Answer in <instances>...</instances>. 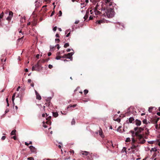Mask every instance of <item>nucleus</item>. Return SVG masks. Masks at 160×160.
<instances>
[{
	"label": "nucleus",
	"mask_w": 160,
	"mask_h": 160,
	"mask_svg": "<svg viewBox=\"0 0 160 160\" xmlns=\"http://www.w3.org/2000/svg\"><path fill=\"white\" fill-rule=\"evenodd\" d=\"M77 104H74L73 105H69L67 107V109L70 108H74L77 106Z\"/></svg>",
	"instance_id": "nucleus-20"
},
{
	"label": "nucleus",
	"mask_w": 160,
	"mask_h": 160,
	"mask_svg": "<svg viewBox=\"0 0 160 160\" xmlns=\"http://www.w3.org/2000/svg\"><path fill=\"white\" fill-rule=\"evenodd\" d=\"M70 32H69V33H68L66 35V37H69L70 35Z\"/></svg>",
	"instance_id": "nucleus-51"
},
{
	"label": "nucleus",
	"mask_w": 160,
	"mask_h": 160,
	"mask_svg": "<svg viewBox=\"0 0 160 160\" xmlns=\"http://www.w3.org/2000/svg\"><path fill=\"white\" fill-rule=\"evenodd\" d=\"M97 22L98 24H100L102 23H103L105 22H107V21L104 19H101L100 20H97Z\"/></svg>",
	"instance_id": "nucleus-5"
},
{
	"label": "nucleus",
	"mask_w": 160,
	"mask_h": 160,
	"mask_svg": "<svg viewBox=\"0 0 160 160\" xmlns=\"http://www.w3.org/2000/svg\"><path fill=\"white\" fill-rule=\"evenodd\" d=\"M12 138H13L15 140H17V138L16 136H14L12 137Z\"/></svg>",
	"instance_id": "nucleus-41"
},
{
	"label": "nucleus",
	"mask_w": 160,
	"mask_h": 160,
	"mask_svg": "<svg viewBox=\"0 0 160 160\" xmlns=\"http://www.w3.org/2000/svg\"><path fill=\"white\" fill-rule=\"evenodd\" d=\"M93 11L94 12V14H95V18H99L98 17V16H97V15H99L100 14L101 12L97 10V8H93Z\"/></svg>",
	"instance_id": "nucleus-4"
},
{
	"label": "nucleus",
	"mask_w": 160,
	"mask_h": 160,
	"mask_svg": "<svg viewBox=\"0 0 160 160\" xmlns=\"http://www.w3.org/2000/svg\"><path fill=\"white\" fill-rule=\"evenodd\" d=\"M56 36L58 38H59V34L58 33L56 34Z\"/></svg>",
	"instance_id": "nucleus-56"
},
{
	"label": "nucleus",
	"mask_w": 160,
	"mask_h": 160,
	"mask_svg": "<svg viewBox=\"0 0 160 160\" xmlns=\"http://www.w3.org/2000/svg\"><path fill=\"white\" fill-rule=\"evenodd\" d=\"M48 67L50 69H51L52 68L53 66L52 65L50 64L48 66Z\"/></svg>",
	"instance_id": "nucleus-42"
},
{
	"label": "nucleus",
	"mask_w": 160,
	"mask_h": 160,
	"mask_svg": "<svg viewBox=\"0 0 160 160\" xmlns=\"http://www.w3.org/2000/svg\"><path fill=\"white\" fill-rule=\"evenodd\" d=\"M79 22V21H75V23L77 24H78Z\"/></svg>",
	"instance_id": "nucleus-54"
},
{
	"label": "nucleus",
	"mask_w": 160,
	"mask_h": 160,
	"mask_svg": "<svg viewBox=\"0 0 160 160\" xmlns=\"http://www.w3.org/2000/svg\"><path fill=\"white\" fill-rule=\"evenodd\" d=\"M56 46H57V48H58V49H59L60 48V47L59 45V44H57V45H56Z\"/></svg>",
	"instance_id": "nucleus-48"
},
{
	"label": "nucleus",
	"mask_w": 160,
	"mask_h": 160,
	"mask_svg": "<svg viewBox=\"0 0 160 160\" xmlns=\"http://www.w3.org/2000/svg\"><path fill=\"white\" fill-rule=\"evenodd\" d=\"M106 13L108 17H112L114 15V10L112 8L107 9L106 11Z\"/></svg>",
	"instance_id": "nucleus-2"
},
{
	"label": "nucleus",
	"mask_w": 160,
	"mask_h": 160,
	"mask_svg": "<svg viewBox=\"0 0 160 160\" xmlns=\"http://www.w3.org/2000/svg\"><path fill=\"white\" fill-rule=\"evenodd\" d=\"M62 13L61 11H59L58 13V16H61L62 15Z\"/></svg>",
	"instance_id": "nucleus-34"
},
{
	"label": "nucleus",
	"mask_w": 160,
	"mask_h": 160,
	"mask_svg": "<svg viewBox=\"0 0 160 160\" xmlns=\"http://www.w3.org/2000/svg\"><path fill=\"white\" fill-rule=\"evenodd\" d=\"M88 91L87 89H85L84 91V93L85 95H86L87 93H88Z\"/></svg>",
	"instance_id": "nucleus-28"
},
{
	"label": "nucleus",
	"mask_w": 160,
	"mask_h": 160,
	"mask_svg": "<svg viewBox=\"0 0 160 160\" xmlns=\"http://www.w3.org/2000/svg\"><path fill=\"white\" fill-rule=\"evenodd\" d=\"M158 127H159V126H158V124H156L155 128L156 129H159Z\"/></svg>",
	"instance_id": "nucleus-44"
},
{
	"label": "nucleus",
	"mask_w": 160,
	"mask_h": 160,
	"mask_svg": "<svg viewBox=\"0 0 160 160\" xmlns=\"http://www.w3.org/2000/svg\"><path fill=\"white\" fill-rule=\"evenodd\" d=\"M132 138H133L135 137V136H136V135H135V132L134 133V134H132Z\"/></svg>",
	"instance_id": "nucleus-45"
},
{
	"label": "nucleus",
	"mask_w": 160,
	"mask_h": 160,
	"mask_svg": "<svg viewBox=\"0 0 160 160\" xmlns=\"http://www.w3.org/2000/svg\"><path fill=\"white\" fill-rule=\"evenodd\" d=\"M13 13L11 11H9V16L7 18V20L8 21H10L13 16Z\"/></svg>",
	"instance_id": "nucleus-6"
},
{
	"label": "nucleus",
	"mask_w": 160,
	"mask_h": 160,
	"mask_svg": "<svg viewBox=\"0 0 160 160\" xmlns=\"http://www.w3.org/2000/svg\"><path fill=\"white\" fill-rule=\"evenodd\" d=\"M20 88V86H19L18 87L17 89V91H19V89Z\"/></svg>",
	"instance_id": "nucleus-61"
},
{
	"label": "nucleus",
	"mask_w": 160,
	"mask_h": 160,
	"mask_svg": "<svg viewBox=\"0 0 160 160\" xmlns=\"http://www.w3.org/2000/svg\"><path fill=\"white\" fill-rule=\"evenodd\" d=\"M130 132L132 133V134H134V133H135L134 131H132V130H131L130 131Z\"/></svg>",
	"instance_id": "nucleus-49"
},
{
	"label": "nucleus",
	"mask_w": 160,
	"mask_h": 160,
	"mask_svg": "<svg viewBox=\"0 0 160 160\" xmlns=\"http://www.w3.org/2000/svg\"><path fill=\"white\" fill-rule=\"evenodd\" d=\"M4 14L3 12L0 14V19L2 18Z\"/></svg>",
	"instance_id": "nucleus-31"
},
{
	"label": "nucleus",
	"mask_w": 160,
	"mask_h": 160,
	"mask_svg": "<svg viewBox=\"0 0 160 160\" xmlns=\"http://www.w3.org/2000/svg\"><path fill=\"white\" fill-rule=\"evenodd\" d=\"M132 142L131 144H135V142L136 141V140H135L134 139V138H132Z\"/></svg>",
	"instance_id": "nucleus-22"
},
{
	"label": "nucleus",
	"mask_w": 160,
	"mask_h": 160,
	"mask_svg": "<svg viewBox=\"0 0 160 160\" xmlns=\"http://www.w3.org/2000/svg\"><path fill=\"white\" fill-rule=\"evenodd\" d=\"M152 107H150L149 108L148 111L150 112H152Z\"/></svg>",
	"instance_id": "nucleus-33"
},
{
	"label": "nucleus",
	"mask_w": 160,
	"mask_h": 160,
	"mask_svg": "<svg viewBox=\"0 0 160 160\" xmlns=\"http://www.w3.org/2000/svg\"><path fill=\"white\" fill-rule=\"evenodd\" d=\"M16 132V130H12L11 133V135H15Z\"/></svg>",
	"instance_id": "nucleus-23"
},
{
	"label": "nucleus",
	"mask_w": 160,
	"mask_h": 160,
	"mask_svg": "<svg viewBox=\"0 0 160 160\" xmlns=\"http://www.w3.org/2000/svg\"><path fill=\"white\" fill-rule=\"evenodd\" d=\"M37 21H36L35 20V19H34V20H33V21H32V22H31V23H32V25L33 26H35L36 24H37Z\"/></svg>",
	"instance_id": "nucleus-17"
},
{
	"label": "nucleus",
	"mask_w": 160,
	"mask_h": 160,
	"mask_svg": "<svg viewBox=\"0 0 160 160\" xmlns=\"http://www.w3.org/2000/svg\"><path fill=\"white\" fill-rule=\"evenodd\" d=\"M51 98H48L46 100V102H50Z\"/></svg>",
	"instance_id": "nucleus-36"
},
{
	"label": "nucleus",
	"mask_w": 160,
	"mask_h": 160,
	"mask_svg": "<svg viewBox=\"0 0 160 160\" xmlns=\"http://www.w3.org/2000/svg\"><path fill=\"white\" fill-rule=\"evenodd\" d=\"M55 41H58V43L59 41H60V40L59 39H55Z\"/></svg>",
	"instance_id": "nucleus-52"
},
{
	"label": "nucleus",
	"mask_w": 160,
	"mask_h": 160,
	"mask_svg": "<svg viewBox=\"0 0 160 160\" xmlns=\"http://www.w3.org/2000/svg\"><path fill=\"white\" fill-rule=\"evenodd\" d=\"M28 160H34L33 158L32 157H29L28 158Z\"/></svg>",
	"instance_id": "nucleus-35"
},
{
	"label": "nucleus",
	"mask_w": 160,
	"mask_h": 160,
	"mask_svg": "<svg viewBox=\"0 0 160 160\" xmlns=\"http://www.w3.org/2000/svg\"><path fill=\"white\" fill-rule=\"evenodd\" d=\"M25 145H26L27 146H28L29 145V143H27V142H25Z\"/></svg>",
	"instance_id": "nucleus-60"
},
{
	"label": "nucleus",
	"mask_w": 160,
	"mask_h": 160,
	"mask_svg": "<svg viewBox=\"0 0 160 160\" xmlns=\"http://www.w3.org/2000/svg\"><path fill=\"white\" fill-rule=\"evenodd\" d=\"M52 54V53L51 52H49L48 53V56H50Z\"/></svg>",
	"instance_id": "nucleus-50"
},
{
	"label": "nucleus",
	"mask_w": 160,
	"mask_h": 160,
	"mask_svg": "<svg viewBox=\"0 0 160 160\" xmlns=\"http://www.w3.org/2000/svg\"><path fill=\"white\" fill-rule=\"evenodd\" d=\"M52 113L53 116L55 118H56L58 116V114L57 112H53Z\"/></svg>",
	"instance_id": "nucleus-18"
},
{
	"label": "nucleus",
	"mask_w": 160,
	"mask_h": 160,
	"mask_svg": "<svg viewBox=\"0 0 160 160\" xmlns=\"http://www.w3.org/2000/svg\"><path fill=\"white\" fill-rule=\"evenodd\" d=\"M54 13H55L54 11H52V13H51V15H50V16L51 17L54 14Z\"/></svg>",
	"instance_id": "nucleus-43"
},
{
	"label": "nucleus",
	"mask_w": 160,
	"mask_h": 160,
	"mask_svg": "<svg viewBox=\"0 0 160 160\" xmlns=\"http://www.w3.org/2000/svg\"><path fill=\"white\" fill-rule=\"evenodd\" d=\"M6 138V137L5 136H3L2 137L1 139L2 140H3L5 139Z\"/></svg>",
	"instance_id": "nucleus-37"
},
{
	"label": "nucleus",
	"mask_w": 160,
	"mask_h": 160,
	"mask_svg": "<svg viewBox=\"0 0 160 160\" xmlns=\"http://www.w3.org/2000/svg\"><path fill=\"white\" fill-rule=\"evenodd\" d=\"M70 51H71V49L70 48L68 49L67 50V52H70Z\"/></svg>",
	"instance_id": "nucleus-57"
},
{
	"label": "nucleus",
	"mask_w": 160,
	"mask_h": 160,
	"mask_svg": "<svg viewBox=\"0 0 160 160\" xmlns=\"http://www.w3.org/2000/svg\"><path fill=\"white\" fill-rule=\"evenodd\" d=\"M142 122L144 124H145L146 125H147L148 123H150L149 122H147V120L146 119H144L143 121H142Z\"/></svg>",
	"instance_id": "nucleus-21"
},
{
	"label": "nucleus",
	"mask_w": 160,
	"mask_h": 160,
	"mask_svg": "<svg viewBox=\"0 0 160 160\" xmlns=\"http://www.w3.org/2000/svg\"><path fill=\"white\" fill-rule=\"evenodd\" d=\"M29 148L32 152H36V149L32 146H30Z\"/></svg>",
	"instance_id": "nucleus-8"
},
{
	"label": "nucleus",
	"mask_w": 160,
	"mask_h": 160,
	"mask_svg": "<svg viewBox=\"0 0 160 160\" xmlns=\"http://www.w3.org/2000/svg\"><path fill=\"white\" fill-rule=\"evenodd\" d=\"M60 54H61L60 52H58L57 53V55H60Z\"/></svg>",
	"instance_id": "nucleus-64"
},
{
	"label": "nucleus",
	"mask_w": 160,
	"mask_h": 160,
	"mask_svg": "<svg viewBox=\"0 0 160 160\" xmlns=\"http://www.w3.org/2000/svg\"><path fill=\"white\" fill-rule=\"evenodd\" d=\"M131 141L130 138H127L125 141L126 142H129Z\"/></svg>",
	"instance_id": "nucleus-27"
},
{
	"label": "nucleus",
	"mask_w": 160,
	"mask_h": 160,
	"mask_svg": "<svg viewBox=\"0 0 160 160\" xmlns=\"http://www.w3.org/2000/svg\"><path fill=\"white\" fill-rule=\"evenodd\" d=\"M39 54H37L36 55V57L38 58H39Z\"/></svg>",
	"instance_id": "nucleus-59"
},
{
	"label": "nucleus",
	"mask_w": 160,
	"mask_h": 160,
	"mask_svg": "<svg viewBox=\"0 0 160 160\" xmlns=\"http://www.w3.org/2000/svg\"><path fill=\"white\" fill-rule=\"evenodd\" d=\"M134 130L136 132L135 135L137 137L138 143L141 144L144 143L145 142V140L143 138V136L142 134H139L142 131L144 130L143 128L140 127H136L134 128Z\"/></svg>",
	"instance_id": "nucleus-1"
},
{
	"label": "nucleus",
	"mask_w": 160,
	"mask_h": 160,
	"mask_svg": "<svg viewBox=\"0 0 160 160\" xmlns=\"http://www.w3.org/2000/svg\"><path fill=\"white\" fill-rule=\"evenodd\" d=\"M15 95H16V93H14L13 94V95H12V97H15Z\"/></svg>",
	"instance_id": "nucleus-62"
},
{
	"label": "nucleus",
	"mask_w": 160,
	"mask_h": 160,
	"mask_svg": "<svg viewBox=\"0 0 160 160\" xmlns=\"http://www.w3.org/2000/svg\"><path fill=\"white\" fill-rule=\"evenodd\" d=\"M111 0H105V2L106 4H107Z\"/></svg>",
	"instance_id": "nucleus-38"
},
{
	"label": "nucleus",
	"mask_w": 160,
	"mask_h": 160,
	"mask_svg": "<svg viewBox=\"0 0 160 160\" xmlns=\"http://www.w3.org/2000/svg\"><path fill=\"white\" fill-rule=\"evenodd\" d=\"M145 134L147 135H148L149 134V132L148 129H147V131L145 132Z\"/></svg>",
	"instance_id": "nucleus-32"
},
{
	"label": "nucleus",
	"mask_w": 160,
	"mask_h": 160,
	"mask_svg": "<svg viewBox=\"0 0 160 160\" xmlns=\"http://www.w3.org/2000/svg\"><path fill=\"white\" fill-rule=\"evenodd\" d=\"M15 99V97H12V102H13L14 101V100Z\"/></svg>",
	"instance_id": "nucleus-55"
},
{
	"label": "nucleus",
	"mask_w": 160,
	"mask_h": 160,
	"mask_svg": "<svg viewBox=\"0 0 160 160\" xmlns=\"http://www.w3.org/2000/svg\"><path fill=\"white\" fill-rule=\"evenodd\" d=\"M160 118H154L153 119L152 123L154 124L157 123L158 122Z\"/></svg>",
	"instance_id": "nucleus-11"
},
{
	"label": "nucleus",
	"mask_w": 160,
	"mask_h": 160,
	"mask_svg": "<svg viewBox=\"0 0 160 160\" xmlns=\"http://www.w3.org/2000/svg\"><path fill=\"white\" fill-rule=\"evenodd\" d=\"M57 29V27L56 26H55L53 28V31H55Z\"/></svg>",
	"instance_id": "nucleus-40"
},
{
	"label": "nucleus",
	"mask_w": 160,
	"mask_h": 160,
	"mask_svg": "<svg viewBox=\"0 0 160 160\" xmlns=\"http://www.w3.org/2000/svg\"><path fill=\"white\" fill-rule=\"evenodd\" d=\"M136 124L137 126H140L141 124V121L140 120L136 119L135 121Z\"/></svg>",
	"instance_id": "nucleus-14"
},
{
	"label": "nucleus",
	"mask_w": 160,
	"mask_h": 160,
	"mask_svg": "<svg viewBox=\"0 0 160 160\" xmlns=\"http://www.w3.org/2000/svg\"><path fill=\"white\" fill-rule=\"evenodd\" d=\"M51 118V116H49L46 119L47 120V121L46 122V123L48 124H51V122L50 121Z\"/></svg>",
	"instance_id": "nucleus-12"
},
{
	"label": "nucleus",
	"mask_w": 160,
	"mask_h": 160,
	"mask_svg": "<svg viewBox=\"0 0 160 160\" xmlns=\"http://www.w3.org/2000/svg\"><path fill=\"white\" fill-rule=\"evenodd\" d=\"M88 152L87 151H84L83 153H82V155H85V156L88 155Z\"/></svg>",
	"instance_id": "nucleus-24"
},
{
	"label": "nucleus",
	"mask_w": 160,
	"mask_h": 160,
	"mask_svg": "<svg viewBox=\"0 0 160 160\" xmlns=\"http://www.w3.org/2000/svg\"><path fill=\"white\" fill-rule=\"evenodd\" d=\"M138 146V145H135V144H132V146L131 147V149H136Z\"/></svg>",
	"instance_id": "nucleus-16"
},
{
	"label": "nucleus",
	"mask_w": 160,
	"mask_h": 160,
	"mask_svg": "<svg viewBox=\"0 0 160 160\" xmlns=\"http://www.w3.org/2000/svg\"><path fill=\"white\" fill-rule=\"evenodd\" d=\"M67 54H65L62 57V58H67Z\"/></svg>",
	"instance_id": "nucleus-39"
},
{
	"label": "nucleus",
	"mask_w": 160,
	"mask_h": 160,
	"mask_svg": "<svg viewBox=\"0 0 160 160\" xmlns=\"http://www.w3.org/2000/svg\"><path fill=\"white\" fill-rule=\"evenodd\" d=\"M62 57L59 56V55H57L56 58V59L57 60H59Z\"/></svg>",
	"instance_id": "nucleus-29"
},
{
	"label": "nucleus",
	"mask_w": 160,
	"mask_h": 160,
	"mask_svg": "<svg viewBox=\"0 0 160 160\" xmlns=\"http://www.w3.org/2000/svg\"><path fill=\"white\" fill-rule=\"evenodd\" d=\"M25 71L26 72H27L28 71V69L27 68H26L25 69Z\"/></svg>",
	"instance_id": "nucleus-63"
},
{
	"label": "nucleus",
	"mask_w": 160,
	"mask_h": 160,
	"mask_svg": "<svg viewBox=\"0 0 160 160\" xmlns=\"http://www.w3.org/2000/svg\"><path fill=\"white\" fill-rule=\"evenodd\" d=\"M75 123V121L74 119H73L71 122V124L72 125H74Z\"/></svg>",
	"instance_id": "nucleus-25"
},
{
	"label": "nucleus",
	"mask_w": 160,
	"mask_h": 160,
	"mask_svg": "<svg viewBox=\"0 0 160 160\" xmlns=\"http://www.w3.org/2000/svg\"><path fill=\"white\" fill-rule=\"evenodd\" d=\"M134 120L133 117H131L129 119V122L130 123H133V121H134Z\"/></svg>",
	"instance_id": "nucleus-19"
},
{
	"label": "nucleus",
	"mask_w": 160,
	"mask_h": 160,
	"mask_svg": "<svg viewBox=\"0 0 160 160\" xmlns=\"http://www.w3.org/2000/svg\"><path fill=\"white\" fill-rule=\"evenodd\" d=\"M50 103H51L50 102H46L45 103V104L46 105V106L49 107V106H50Z\"/></svg>",
	"instance_id": "nucleus-30"
},
{
	"label": "nucleus",
	"mask_w": 160,
	"mask_h": 160,
	"mask_svg": "<svg viewBox=\"0 0 160 160\" xmlns=\"http://www.w3.org/2000/svg\"><path fill=\"white\" fill-rule=\"evenodd\" d=\"M88 12H89L90 14L92 15L90 16L89 20H92L95 18V16H94V13L93 11V9L90 10Z\"/></svg>",
	"instance_id": "nucleus-3"
},
{
	"label": "nucleus",
	"mask_w": 160,
	"mask_h": 160,
	"mask_svg": "<svg viewBox=\"0 0 160 160\" xmlns=\"http://www.w3.org/2000/svg\"><path fill=\"white\" fill-rule=\"evenodd\" d=\"M19 30H20V31H19V33H21L22 34V35H23V33L22 32V30L21 29L20 30V28L18 29Z\"/></svg>",
	"instance_id": "nucleus-46"
},
{
	"label": "nucleus",
	"mask_w": 160,
	"mask_h": 160,
	"mask_svg": "<svg viewBox=\"0 0 160 160\" xmlns=\"http://www.w3.org/2000/svg\"><path fill=\"white\" fill-rule=\"evenodd\" d=\"M35 92L36 95V99L39 100L41 99V97L39 94L38 93L36 90H35Z\"/></svg>",
	"instance_id": "nucleus-9"
},
{
	"label": "nucleus",
	"mask_w": 160,
	"mask_h": 160,
	"mask_svg": "<svg viewBox=\"0 0 160 160\" xmlns=\"http://www.w3.org/2000/svg\"><path fill=\"white\" fill-rule=\"evenodd\" d=\"M89 12H88L87 11L86 12V14L84 17V19L85 20H86L87 19V18H88V17L89 16Z\"/></svg>",
	"instance_id": "nucleus-15"
},
{
	"label": "nucleus",
	"mask_w": 160,
	"mask_h": 160,
	"mask_svg": "<svg viewBox=\"0 0 160 160\" xmlns=\"http://www.w3.org/2000/svg\"><path fill=\"white\" fill-rule=\"evenodd\" d=\"M149 143H150L151 144H152L153 143V141H149L148 142Z\"/></svg>",
	"instance_id": "nucleus-58"
},
{
	"label": "nucleus",
	"mask_w": 160,
	"mask_h": 160,
	"mask_svg": "<svg viewBox=\"0 0 160 160\" xmlns=\"http://www.w3.org/2000/svg\"><path fill=\"white\" fill-rule=\"evenodd\" d=\"M73 52H70L69 53L67 54V58H69L71 59H72V56L73 55Z\"/></svg>",
	"instance_id": "nucleus-10"
},
{
	"label": "nucleus",
	"mask_w": 160,
	"mask_h": 160,
	"mask_svg": "<svg viewBox=\"0 0 160 160\" xmlns=\"http://www.w3.org/2000/svg\"><path fill=\"white\" fill-rule=\"evenodd\" d=\"M39 67V65L38 63H37L36 65L33 66L32 67V71L37 70L38 69Z\"/></svg>",
	"instance_id": "nucleus-7"
},
{
	"label": "nucleus",
	"mask_w": 160,
	"mask_h": 160,
	"mask_svg": "<svg viewBox=\"0 0 160 160\" xmlns=\"http://www.w3.org/2000/svg\"><path fill=\"white\" fill-rule=\"evenodd\" d=\"M99 134L100 136L102 138L103 137H104V136L103 134V132H102V130L101 129V128H100V130L99 131Z\"/></svg>",
	"instance_id": "nucleus-13"
},
{
	"label": "nucleus",
	"mask_w": 160,
	"mask_h": 160,
	"mask_svg": "<svg viewBox=\"0 0 160 160\" xmlns=\"http://www.w3.org/2000/svg\"><path fill=\"white\" fill-rule=\"evenodd\" d=\"M69 46V44L68 43H66L65 44L64 46V47L65 48H66L67 47Z\"/></svg>",
	"instance_id": "nucleus-26"
},
{
	"label": "nucleus",
	"mask_w": 160,
	"mask_h": 160,
	"mask_svg": "<svg viewBox=\"0 0 160 160\" xmlns=\"http://www.w3.org/2000/svg\"><path fill=\"white\" fill-rule=\"evenodd\" d=\"M31 80L30 79H28V82H29V83H30L31 82Z\"/></svg>",
	"instance_id": "nucleus-53"
},
{
	"label": "nucleus",
	"mask_w": 160,
	"mask_h": 160,
	"mask_svg": "<svg viewBox=\"0 0 160 160\" xmlns=\"http://www.w3.org/2000/svg\"><path fill=\"white\" fill-rule=\"evenodd\" d=\"M9 111V110L8 109H7L6 111H5V114L7 113Z\"/></svg>",
	"instance_id": "nucleus-47"
}]
</instances>
